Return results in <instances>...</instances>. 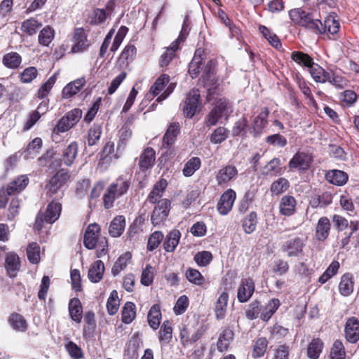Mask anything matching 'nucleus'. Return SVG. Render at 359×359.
Masks as SVG:
<instances>
[{"mask_svg":"<svg viewBox=\"0 0 359 359\" xmlns=\"http://www.w3.org/2000/svg\"><path fill=\"white\" fill-rule=\"evenodd\" d=\"M155 204L151 215V222L156 226L163 224L166 221L171 209V202L168 198H163Z\"/></svg>","mask_w":359,"mask_h":359,"instance_id":"39448f33","label":"nucleus"},{"mask_svg":"<svg viewBox=\"0 0 359 359\" xmlns=\"http://www.w3.org/2000/svg\"><path fill=\"white\" fill-rule=\"evenodd\" d=\"M232 112L233 109L231 103L225 98H219L208 114L205 123L208 127L215 126L217 123H222Z\"/></svg>","mask_w":359,"mask_h":359,"instance_id":"f03ea898","label":"nucleus"},{"mask_svg":"<svg viewBox=\"0 0 359 359\" xmlns=\"http://www.w3.org/2000/svg\"><path fill=\"white\" fill-rule=\"evenodd\" d=\"M104 264L102 260L94 262L88 270V277L94 283H99L103 278Z\"/></svg>","mask_w":359,"mask_h":359,"instance_id":"bb28decb","label":"nucleus"},{"mask_svg":"<svg viewBox=\"0 0 359 359\" xmlns=\"http://www.w3.org/2000/svg\"><path fill=\"white\" fill-rule=\"evenodd\" d=\"M289 187V181L284 177H280L272 182L270 187V191L272 195L278 196L286 191Z\"/></svg>","mask_w":359,"mask_h":359,"instance_id":"3c124183","label":"nucleus"},{"mask_svg":"<svg viewBox=\"0 0 359 359\" xmlns=\"http://www.w3.org/2000/svg\"><path fill=\"white\" fill-rule=\"evenodd\" d=\"M55 31L50 26H46L39 32V43L43 46H48L54 39Z\"/></svg>","mask_w":359,"mask_h":359,"instance_id":"6e6d98bb","label":"nucleus"},{"mask_svg":"<svg viewBox=\"0 0 359 359\" xmlns=\"http://www.w3.org/2000/svg\"><path fill=\"white\" fill-rule=\"evenodd\" d=\"M233 336L234 333L232 330L229 327L224 328L220 333L217 341V348L218 351L221 353L226 351L233 339Z\"/></svg>","mask_w":359,"mask_h":359,"instance_id":"a878e982","label":"nucleus"},{"mask_svg":"<svg viewBox=\"0 0 359 359\" xmlns=\"http://www.w3.org/2000/svg\"><path fill=\"white\" fill-rule=\"evenodd\" d=\"M22 62L21 56L15 52H11L6 54L3 57V64L8 68L15 69L18 67Z\"/></svg>","mask_w":359,"mask_h":359,"instance_id":"13d9d810","label":"nucleus"},{"mask_svg":"<svg viewBox=\"0 0 359 359\" xmlns=\"http://www.w3.org/2000/svg\"><path fill=\"white\" fill-rule=\"evenodd\" d=\"M121 146L118 144L116 148V152H114V142L109 140L106 142L102 152V159L103 161H109L112 158H118L119 157L118 151L120 150Z\"/></svg>","mask_w":359,"mask_h":359,"instance_id":"8fccbe9b","label":"nucleus"},{"mask_svg":"<svg viewBox=\"0 0 359 359\" xmlns=\"http://www.w3.org/2000/svg\"><path fill=\"white\" fill-rule=\"evenodd\" d=\"M73 46L71 52L73 53H81L86 50L90 43L87 35L83 28H76L72 37Z\"/></svg>","mask_w":359,"mask_h":359,"instance_id":"ddd939ff","label":"nucleus"},{"mask_svg":"<svg viewBox=\"0 0 359 359\" xmlns=\"http://www.w3.org/2000/svg\"><path fill=\"white\" fill-rule=\"evenodd\" d=\"M333 196L330 191H324L320 195L311 197L309 204L313 208L326 207L332 203Z\"/></svg>","mask_w":359,"mask_h":359,"instance_id":"e433bc0d","label":"nucleus"},{"mask_svg":"<svg viewBox=\"0 0 359 359\" xmlns=\"http://www.w3.org/2000/svg\"><path fill=\"white\" fill-rule=\"evenodd\" d=\"M270 338L276 340H283L289 334V330L278 323L274 324L269 328Z\"/></svg>","mask_w":359,"mask_h":359,"instance_id":"052dcab7","label":"nucleus"},{"mask_svg":"<svg viewBox=\"0 0 359 359\" xmlns=\"http://www.w3.org/2000/svg\"><path fill=\"white\" fill-rule=\"evenodd\" d=\"M289 15L294 23L314 32L315 28H318V25L320 24V20L314 19L312 13H307L302 8H295L290 11Z\"/></svg>","mask_w":359,"mask_h":359,"instance_id":"20e7f679","label":"nucleus"},{"mask_svg":"<svg viewBox=\"0 0 359 359\" xmlns=\"http://www.w3.org/2000/svg\"><path fill=\"white\" fill-rule=\"evenodd\" d=\"M238 175L237 168L232 165L222 166L216 173L215 179L218 186L226 185Z\"/></svg>","mask_w":359,"mask_h":359,"instance_id":"dca6fc26","label":"nucleus"},{"mask_svg":"<svg viewBox=\"0 0 359 359\" xmlns=\"http://www.w3.org/2000/svg\"><path fill=\"white\" fill-rule=\"evenodd\" d=\"M204 50L198 48L195 51L194 56L189 63V72L192 78L197 77L200 72L203 69Z\"/></svg>","mask_w":359,"mask_h":359,"instance_id":"6ab92c4d","label":"nucleus"},{"mask_svg":"<svg viewBox=\"0 0 359 359\" xmlns=\"http://www.w3.org/2000/svg\"><path fill=\"white\" fill-rule=\"evenodd\" d=\"M71 181L72 177L69 170L60 168L50 176L47 180L45 185L46 196L49 198L53 197L60 191L67 188Z\"/></svg>","mask_w":359,"mask_h":359,"instance_id":"7ed1b4c3","label":"nucleus"},{"mask_svg":"<svg viewBox=\"0 0 359 359\" xmlns=\"http://www.w3.org/2000/svg\"><path fill=\"white\" fill-rule=\"evenodd\" d=\"M78 153V145L76 142L70 143L64 150L62 161L64 163L70 166L73 164Z\"/></svg>","mask_w":359,"mask_h":359,"instance_id":"37998d69","label":"nucleus"},{"mask_svg":"<svg viewBox=\"0 0 359 359\" xmlns=\"http://www.w3.org/2000/svg\"><path fill=\"white\" fill-rule=\"evenodd\" d=\"M236 198V191L231 189L225 191L220 196L217 204V209L222 215H227L232 209Z\"/></svg>","mask_w":359,"mask_h":359,"instance_id":"9d476101","label":"nucleus"},{"mask_svg":"<svg viewBox=\"0 0 359 359\" xmlns=\"http://www.w3.org/2000/svg\"><path fill=\"white\" fill-rule=\"evenodd\" d=\"M344 337L346 341L356 344L359 341V320L354 316L347 318L344 325Z\"/></svg>","mask_w":359,"mask_h":359,"instance_id":"9b49d317","label":"nucleus"},{"mask_svg":"<svg viewBox=\"0 0 359 359\" xmlns=\"http://www.w3.org/2000/svg\"><path fill=\"white\" fill-rule=\"evenodd\" d=\"M331 229V224L330 219L324 216L321 217L316 226V238L318 241H325L329 236Z\"/></svg>","mask_w":359,"mask_h":359,"instance_id":"412c9836","label":"nucleus"},{"mask_svg":"<svg viewBox=\"0 0 359 359\" xmlns=\"http://www.w3.org/2000/svg\"><path fill=\"white\" fill-rule=\"evenodd\" d=\"M323 348L324 343L320 338L316 337L312 339L307 347V357L310 359H318L323 352Z\"/></svg>","mask_w":359,"mask_h":359,"instance_id":"7c9ffc66","label":"nucleus"},{"mask_svg":"<svg viewBox=\"0 0 359 359\" xmlns=\"http://www.w3.org/2000/svg\"><path fill=\"white\" fill-rule=\"evenodd\" d=\"M85 83V79L81 78L68 83L62 90V97L69 98L76 95L84 86Z\"/></svg>","mask_w":359,"mask_h":359,"instance_id":"ea45409f","label":"nucleus"},{"mask_svg":"<svg viewBox=\"0 0 359 359\" xmlns=\"http://www.w3.org/2000/svg\"><path fill=\"white\" fill-rule=\"evenodd\" d=\"M313 157L311 154L304 151H297L290 159L288 166L290 170H298L299 171H306L309 169Z\"/></svg>","mask_w":359,"mask_h":359,"instance_id":"423d86ee","label":"nucleus"},{"mask_svg":"<svg viewBox=\"0 0 359 359\" xmlns=\"http://www.w3.org/2000/svg\"><path fill=\"white\" fill-rule=\"evenodd\" d=\"M353 276L351 273H345L341 277L339 284V292L344 297L351 295L353 292Z\"/></svg>","mask_w":359,"mask_h":359,"instance_id":"393cba45","label":"nucleus"},{"mask_svg":"<svg viewBox=\"0 0 359 359\" xmlns=\"http://www.w3.org/2000/svg\"><path fill=\"white\" fill-rule=\"evenodd\" d=\"M340 264L338 261H332L325 272L320 276L318 282L321 284L325 283L328 280L337 273Z\"/></svg>","mask_w":359,"mask_h":359,"instance_id":"4d7b16f0","label":"nucleus"},{"mask_svg":"<svg viewBox=\"0 0 359 359\" xmlns=\"http://www.w3.org/2000/svg\"><path fill=\"white\" fill-rule=\"evenodd\" d=\"M136 317V306L132 302H127L121 311V320L125 324L131 323Z\"/></svg>","mask_w":359,"mask_h":359,"instance_id":"79ce46f5","label":"nucleus"},{"mask_svg":"<svg viewBox=\"0 0 359 359\" xmlns=\"http://www.w3.org/2000/svg\"><path fill=\"white\" fill-rule=\"evenodd\" d=\"M11 327L18 332H25L28 325L26 319L21 314L14 312L11 314L8 320Z\"/></svg>","mask_w":359,"mask_h":359,"instance_id":"c9c22d12","label":"nucleus"},{"mask_svg":"<svg viewBox=\"0 0 359 359\" xmlns=\"http://www.w3.org/2000/svg\"><path fill=\"white\" fill-rule=\"evenodd\" d=\"M291 58L299 65L309 68L313 64V59L309 55L300 51H293Z\"/></svg>","mask_w":359,"mask_h":359,"instance_id":"69168bd1","label":"nucleus"},{"mask_svg":"<svg viewBox=\"0 0 359 359\" xmlns=\"http://www.w3.org/2000/svg\"><path fill=\"white\" fill-rule=\"evenodd\" d=\"M164 239V235L161 231H155L153 232L148 238L147 244V250L149 252H153L156 250Z\"/></svg>","mask_w":359,"mask_h":359,"instance_id":"bf43d9fd","label":"nucleus"},{"mask_svg":"<svg viewBox=\"0 0 359 359\" xmlns=\"http://www.w3.org/2000/svg\"><path fill=\"white\" fill-rule=\"evenodd\" d=\"M126 218L123 215L116 216L109 226V233L111 237H119L124 231Z\"/></svg>","mask_w":359,"mask_h":359,"instance_id":"c85d7f7f","label":"nucleus"},{"mask_svg":"<svg viewBox=\"0 0 359 359\" xmlns=\"http://www.w3.org/2000/svg\"><path fill=\"white\" fill-rule=\"evenodd\" d=\"M181 233L178 229H174L166 235L163 243V247L165 252H173L179 244Z\"/></svg>","mask_w":359,"mask_h":359,"instance_id":"b1692460","label":"nucleus"},{"mask_svg":"<svg viewBox=\"0 0 359 359\" xmlns=\"http://www.w3.org/2000/svg\"><path fill=\"white\" fill-rule=\"evenodd\" d=\"M269 341L265 337L257 338L252 345V357L255 359L262 358L266 353Z\"/></svg>","mask_w":359,"mask_h":359,"instance_id":"2f4dec72","label":"nucleus"},{"mask_svg":"<svg viewBox=\"0 0 359 359\" xmlns=\"http://www.w3.org/2000/svg\"><path fill=\"white\" fill-rule=\"evenodd\" d=\"M42 27V23L35 18H31L25 20L21 25V31L29 36L35 34Z\"/></svg>","mask_w":359,"mask_h":359,"instance_id":"49530a36","label":"nucleus"},{"mask_svg":"<svg viewBox=\"0 0 359 359\" xmlns=\"http://www.w3.org/2000/svg\"><path fill=\"white\" fill-rule=\"evenodd\" d=\"M120 305V301L118 297V292L116 290H113L107 302V310L108 314L113 316L116 314L118 310Z\"/></svg>","mask_w":359,"mask_h":359,"instance_id":"e2e57ef3","label":"nucleus"},{"mask_svg":"<svg viewBox=\"0 0 359 359\" xmlns=\"http://www.w3.org/2000/svg\"><path fill=\"white\" fill-rule=\"evenodd\" d=\"M257 223V213L252 211L243 219V229L248 234L252 233L255 231Z\"/></svg>","mask_w":359,"mask_h":359,"instance_id":"a19ab883","label":"nucleus"},{"mask_svg":"<svg viewBox=\"0 0 359 359\" xmlns=\"http://www.w3.org/2000/svg\"><path fill=\"white\" fill-rule=\"evenodd\" d=\"M280 306V302L277 298L271 299L269 303L265 306H262L261 311L260 319L264 322H267L276 313L278 309Z\"/></svg>","mask_w":359,"mask_h":359,"instance_id":"72a5a7b5","label":"nucleus"},{"mask_svg":"<svg viewBox=\"0 0 359 359\" xmlns=\"http://www.w3.org/2000/svg\"><path fill=\"white\" fill-rule=\"evenodd\" d=\"M269 114V111L267 107H264L261 109L259 114L254 120L253 128L255 133H262V128H264L267 123Z\"/></svg>","mask_w":359,"mask_h":359,"instance_id":"5fc2aeb1","label":"nucleus"},{"mask_svg":"<svg viewBox=\"0 0 359 359\" xmlns=\"http://www.w3.org/2000/svg\"><path fill=\"white\" fill-rule=\"evenodd\" d=\"M109 187L115 195L120 198L128 193L131 187V180L127 178L126 176L121 175L110 184Z\"/></svg>","mask_w":359,"mask_h":359,"instance_id":"f3484780","label":"nucleus"},{"mask_svg":"<svg viewBox=\"0 0 359 359\" xmlns=\"http://www.w3.org/2000/svg\"><path fill=\"white\" fill-rule=\"evenodd\" d=\"M262 306L259 301L254 300L247 306L245 311V317L249 320L260 318Z\"/></svg>","mask_w":359,"mask_h":359,"instance_id":"09e8293b","label":"nucleus"},{"mask_svg":"<svg viewBox=\"0 0 359 359\" xmlns=\"http://www.w3.org/2000/svg\"><path fill=\"white\" fill-rule=\"evenodd\" d=\"M136 55V48L133 44H128L122 51L119 57V62L122 65H128L131 62Z\"/></svg>","mask_w":359,"mask_h":359,"instance_id":"0e129e2a","label":"nucleus"},{"mask_svg":"<svg viewBox=\"0 0 359 359\" xmlns=\"http://www.w3.org/2000/svg\"><path fill=\"white\" fill-rule=\"evenodd\" d=\"M290 348L286 344H280L275 347L272 359H290Z\"/></svg>","mask_w":359,"mask_h":359,"instance_id":"774afa93","label":"nucleus"},{"mask_svg":"<svg viewBox=\"0 0 359 359\" xmlns=\"http://www.w3.org/2000/svg\"><path fill=\"white\" fill-rule=\"evenodd\" d=\"M172 337V323L170 320H165L161 326L158 332V340L163 344H168Z\"/></svg>","mask_w":359,"mask_h":359,"instance_id":"c03bdc74","label":"nucleus"},{"mask_svg":"<svg viewBox=\"0 0 359 359\" xmlns=\"http://www.w3.org/2000/svg\"><path fill=\"white\" fill-rule=\"evenodd\" d=\"M62 205L57 198H53L47 205L45 211L40 210L35 218L33 226L34 231L39 233L44 226V224H53L60 217Z\"/></svg>","mask_w":359,"mask_h":359,"instance_id":"f257e3e1","label":"nucleus"},{"mask_svg":"<svg viewBox=\"0 0 359 359\" xmlns=\"http://www.w3.org/2000/svg\"><path fill=\"white\" fill-rule=\"evenodd\" d=\"M304 241L300 237H294L285 241L281 246V250L288 257H297L303 255Z\"/></svg>","mask_w":359,"mask_h":359,"instance_id":"0eeeda50","label":"nucleus"},{"mask_svg":"<svg viewBox=\"0 0 359 359\" xmlns=\"http://www.w3.org/2000/svg\"><path fill=\"white\" fill-rule=\"evenodd\" d=\"M114 4V1H109L105 9H95L93 13L94 22L95 24H100L103 22L107 17L111 15Z\"/></svg>","mask_w":359,"mask_h":359,"instance_id":"58836bf2","label":"nucleus"},{"mask_svg":"<svg viewBox=\"0 0 359 359\" xmlns=\"http://www.w3.org/2000/svg\"><path fill=\"white\" fill-rule=\"evenodd\" d=\"M156 161V151L152 147L145 148L138 158V166L141 172L152 168Z\"/></svg>","mask_w":359,"mask_h":359,"instance_id":"2eb2a0df","label":"nucleus"},{"mask_svg":"<svg viewBox=\"0 0 359 359\" xmlns=\"http://www.w3.org/2000/svg\"><path fill=\"white\" fill-rule=\"evenodd\" d=\"M29 184V178L26 175H21L8 183L4 189L8 195H15L24 190Z\"/></svg>","mask_w":359,"mask_h":359,"instance_id":"5701e85b","label":"nucleus"},{"mask_svg":"<svg viewBox=\"0 0 359 359\" xmlns=\"http://www.w3.org/2000/svg\"><path fill=\"white\" fill-rule=\"evenodd\" d=\"M296 199L290 195L281 198L279 203V212L281 215L290 217L296 212Z\"/></svg>","mask_w":359,"mask_h":359,"instance_id":"aec40b11","label":"nucleus"},{"mask_svg":"<svg viewBox=\"0 0 359 359\" xmlns=\"http://www.w3.org/2000/svg\"><path fill=\"white\" fill-rule=\"evenodd\" d=\"M329 357L330 359H346V348L341 340L336 339L333 342Z\"/></svg>","mask_w":359,"mask_h":359,"instance_id":"a18cd8bd","label":"nucleus"},{"mask_svg":"<svg viewBox=\"0 0 359 359\" xmlns=\"http://www.w3.org/2000/svg\"><path fill=\"white\" fill-rule=\"evenodd\" d=\"M5 269L9 277L15 278L17 276L20 269V259L15 252H9L6 254Z\"/></svg>","mask_w":359,"mask_h":359,"instance_id":"a211bd4d","label":"nucleus"},{"mask_svg":"<svg viewBox=\"0 0 359 359\" xmlns=\"http://www.w3.org/2000/svg\"><path fill=\"white\" fill-rule=\"evenodd\" d=\"M27 256L32 264H38L40 262V246L37 243L32 242L28 245Z\"/></svg>","mask_w":359,"mask_h":359,"instance_id":"680f3d73","label":"nucleus"},{"mask_svg":"<svg viewBox=\"0 0 359 359\" xmlns=\"http://www.w3.org/2000/svg\"><path fill=\"white\" fill-rule=\"evenodd\" d=\"M255 283L252 278H247L241 280L238 289L237 298L239 302H247L255 292Z\"/></svg>","mask_w":359,"mask_h":359,"instance_id":"4468645a","label":"nucleus"},{"mask_svg":"<svg viewBox=\"0 0 359 359\" xmlns=\"http://www.w3.org/2000/svg\"><path fill=\"white\" fill-rule=\"evenodd\" d=\"M280 160L274 158L264 167V175L269 177L277 176L280 174Z\"/></svg>","mask_w":359,"mask_h":359,"instance_id":"338daca9","label":"nucleus"},{"mask_svg":"<svg viewBox=\"0 0 359 359\" xmlns=\"http://www.w3.org/2000/svg\"><path fill=\"white\" fill-rule=\"evenodd\" d=\"M310 74L316 82L325 83L327 80L328 72H326L318 64H313L309 68Z\"/></svg>","mask_w":359,"mask_h":359,"instance_id":"864d4df0","label":"nucleus"},{"mask_svg":"<svg viewBox=\"0 0 359 359\" xmlns=\"http://www.w3.org/2000/svg\"><path fill=\"white\" fill-rule=\"evenodd\" d=\"M201 166V160L198 157L191 158L184 166L182 173L185 177H191Z\"/></svg>","mask_w":359,"mask_h":359,"instance_id":"603ef678","label":"nucleus"},{"mask_svg":"<svg viewBox=\"0 0 359 359\" xmlns=\"http://www.w3.org/2000/svg\"><path fill=\"white\" fill-rule=\"evenodd\" d=\"M185 277L191 283L201 286L205 283V277L201 272L194 268L189 267L185 271Z\"/></svg>","mask_w":359,"mask_h":359,"instance_id":"de8ad7c7","label":"nucleus"},{"mask_svg":"<svg viewBox=\"0 0 359 359\" xmlns=\"http://www.w3.org/2000/svg\"><path fill=\"white\" fill-rule=\"evenodd\" d=\"M69 313L72 320L77 323H81L82 320L83 308L79 298L74 297L70 299L69 302Z\"/></svg>","mask_w":359,"mask_h":359,"instance_id":"473e14b6","label":"nucleus"},{"mask_svg":"<svg viewBox=\"0 0 359 359\" xmlns=\"http://www.w3.org/2000/svg\"><path fill=\"white\" fill-rule=\"evenodd\" d=\"M167 187V180L164 178H161L155 183L152 190L149 194L147 201L152 204H155L158 201H161Z\"/></svg>","mask_w":359,"mask_h":359,"instance_id":"4be33fe9","label":"nucleus"},{"mask_svg":"<svg viewBox=\"0 0 359 359\" xmlns=\"http://www.w3.org/2000/svg\"><path fill=\"white\" fill-rule=\"evenodd\" d=\"M147 320L149 326L153 330H157L161 320V311L159 304H154L149 309L147 315Z\"/></svg>","mask_w":359,"mask_h":359,"instance_id":"4c0bfd02","label":"nucleus"},{"mask_svg":"<svg viewBox=\"0 0 359 359\" xmlns=\"http://www.w3.org/2000/svg\"><path fill=\"white\" fill-rule=\"evenodd\" d=\"M339 28L340 25L337 15L334 13H331L325 18L323 23L320 21L318 28H315V32L321 34L327 33L334 38Z\"/></svg>","mask_w":359,"mask_h":359,"instance_id":"1a4fd4ad","label":"nucleus"},{"mask_svg":"<svg viewBox=\"0 0 359 359\" xmlns=\"http://www.w3.org/2000/svg\"><path fill=\"white\" fill-rule=\"evenodd\" d=\"M200 94L198 90H191L187 95L183 107L184 114L188 117H193L200 110Z\"/></svg>","mask_w":359,"mask_h":359,"instance_id":"6e6552de","label":"nucleus"},{"mask_svg":"<svg viewBox=\"0 0 359 359\" xmlns=\"http://www.w3.org/2000/svg\"><path fill=\"white\" fill-rule=\"evenodd\" d=\"M228 301L229 294L224 291L220 294L215 304V314L217 320H222L225 318Z\"/></svg>","mask_w":359,"mask_h":359,"instance_id":"c756f323","label":"nucleus"},{"mask_svg":"<svg viewBox=\"0 0 359 359\" xmlns=\"http://www.w3.org/2000/svg\"><path fill=\"white\" fill-rule=\"evenodd\" d=\"M100 226L96 223L89 224L85 231L83 245L89 250L94 249L97 243L100 235Z\"/></svg>","mask_w":359,"mask_h":359,"instance_id":"f8f14e48","label":"nucleus"},{"mask_svg":"<svg viewBox=\"0 0 359 359\" xmlns=\"http://www.w3.org/2000/svg\"><path fill=\"white\" fill-rule=\"evenodd\" d=\"M325 179L332 184L343 186L347 182L348 175L344 171L339 170H332L325 174Z\"/></svg>","mask_w":359,"mask_h":359,"instance_id":"cd10ccee","label":"nucleus"},{"mask_svg":"<svg viewBox=\"0 0 359 359\" xmlns=\"http://www.w3.org/2000/svg\"><path fill=\"white\" fill-rule=\"evenodd\" d=\"M132 254L130 252H124L121 255L113 265L111 273L114 276H118L122 271L125 270L130 262Z\"/></svg>","mask_w":359,"mask_h":359,"instance_id":"f704fd0d","label":"nucleus"}]
</instances>
